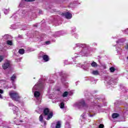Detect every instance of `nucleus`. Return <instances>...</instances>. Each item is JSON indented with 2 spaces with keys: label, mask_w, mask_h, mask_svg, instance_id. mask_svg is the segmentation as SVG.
I'll use <instances>...</instances> for the list:
<instances>
[{
  "label": "nucleus",
  "mask_w": 128,
  "mask_h": 128,
  "mask_svg": "<svg viewBox=\"0 0 128 128\" xmlns=\"http://www.w3.org/2000/svg\"><path fill=\"white\" fill-rule=\"evenodd\" d=\"M91 66H92L93 68H96V66H98V64H96V62H93L92 64H91Z\"/></svg>",
  "instance_id": "nucleus-16"
},
{
  "label": "nucleus",
  "mask_w": 128,
  "mask_h": 128,
  "mask_svg": "<svg viewBox=\"0 0 128 128\" xmlns=\"http://www.w3.org/2000/svg\"><path fill=\"white\" fill-rule=\"evenodd\" d=\"M119 116H120V115L118 114V113H114L112 115V118H118Z\"/></svg>",
  "instance_id": "nucleus-12"
},
{
  "label": "nucleus",
  "mask_w": 128,
  "mask_h": 128,
  "mask_svg": "<svg viewBox=\"0 0 128 128\" xmlns=\"http://www.w3.org/2000/svg\"><path fill=\"white\" fill-rule=\"evenodd\" d=\"M39 14H42V11H40Z\"/></svg>",
  "instance_id": "nucleus-41"
},
{
  "label": "nucleus",
  "mask_w": 128,
  "mask_h": 128,
  "mask_svg": "<svg viewBox=\"0 0 128 128\" xmlns=\"http://www.w3.org/2000/svg\"><path fill=\"white\" fill-rule=\"evenodd\" d=\"M127 59L128 60V56L127 57Z\"/></svg>",
  "instance_id": "nucleus-51"
},
{
  "label": "nucleus",
  "mask_w": 128,
  "mask_h": 128,
  "mask_svg": "<svg viewBox=\"0 0 128 128\" xmlns=\"http://www.w3.org/2000/svg\"><path fill=\"white\" fill-rule=\"evenodd\" d=\"M44 116H48V118H46L47 120H50L52 118V116H54V113L52 112H50V109L48 108L44 110Z\"/></svg>",
  "instance_id": "nucleus-4"
},
{
  "label": "nucleus",
  "mask_w": 128,
  "mask_h": 128,
  "mask_svg": "<svg viewBox=\"0 0 128 128\" xmlns=\"http://www.w3.org/2000/svg\"><path fill=\"white\" fill-rule=\"evenodd\" d=\"M60 32H56L54 34V36L55 38H56V36H60Z\"/></svg>",
  "instance_id": "nucleus-20"
},
{
  "label": "nucleus",
  "mask_w": 128,
  "mask_h": 128,
  "mask_svg": "<svg viewBox=\"0 0 128 128\" xmlns=\"http://www.w3.org/2000/svg\"><path fill=\"white\" fill-rule=\"evenodd\" d=\"M127 48H128V45L127 46Z\"/></svg>",
  "instance_id": "nucleus-47"
},
{
  "label": "nucleus",
  "mask_w": 128,
  "mask_h": 128,
  "mask_svg": "<svg viewBox=\"0 0 128 128\" xmlns=\"http://www.w3.org/2000/svg\"><path fill=\"white\" fill-rule=\"evenodd\" d=\"M3 12H4V14H8L10 12V9L4 8L3 10Z\"/></svg>",
  "instance_id": "nucleus-15"
},
{
  "label": "nucleus",
  "mask_w": 128,
  "mask_h": 128,
  "mask_svg": "<svg viewBox=\"0 0 128 128\" xmlns=\"http://www.w3.org/2000/svg\"><path fill=\"white\" fill-rule=\"evenodd\" d=\"M116 102H115L114 104H116Z\"/></svg>",
  "instance_id": "nucleus-49"
},
{
  "label": "nucleus",
  "mask_w": 128,
  "mask_h": 128,
  "mask_svg": "<svg viewBox=\"0 0 128 128\" xmlns=\"http://www.w3.org/2000/svg\"><path fill=\"white\" fill-rule=\"evenodd\" d=\"M9 106H12V110H13L14 114H18V107L16 106H14L12 104V103H9Z\"/></svg>",
  "instance_id": "nucleus-7"
},
{
  "label": "nucleus",
  "mask_w": 128,
  "mask_h": 128,
  "mask_svg": "<svg viewBox=\"0 0 128 128\" xmlns=\"http://www.w3.org/2000/svg\"><path fill=\"white\" fill-rule=\"evenodd\" d=\"M114 70H116V69L112 67L110 68V71L111 72H114Z\"/></svg>",
  "instance_id": "nucleus-25"
},
{
  "label": "nucleus",
  "mask_w": 128,
  "mask_h": 128,
  "mask_svg": "<svg viewBox=\"0 0 128 128\" xmlns=\"http://www.w3.org/2000/svg\"><path fill=\"white\" fill-rule=\"evenodd\" d=\"M42 58L44 62H48L49 58L48 56V55H44L42 56Z\"/></svg>",
  "instance_id": "nucleus-10"
},
{
  "label": "nucleus",
  "mask_w": 128,
  "mask_h": 128,
  "mask_svg": "<svg viewBox=\"0 0 128 128\" xmlns=\"http://www.w3.org/2000/svg\"><path fill=\"white\" fill-rule=\"evenodd\" d=\"M93 45H94V46H96V43H94V44H93Z\"/></svg>",
  "instance_id": "nucleus-39"
},
{
  "label": "nucleus",
  "mask_w": 128,
  "mask_h": 128,
  "mask_svg": "<svg viewBox=\"0 0 128 128\" xmlns=\"http://www.w3.org/2000/svg\"><path fill=\"white\" fill-rule=\"evenodd\" d=\"M104 126L102 124H100L99 125V128H104Z\"/></svg>",
  "instance_id": "nucleus-27"
},
{
  "label": "nucleus",
  "mask_w": 128,
  "mask_h": 128,
  "mask_svg": "<svg viewBox=\"0 0 128 128\" xmlns=\"http://www.w3.org/2000/svg\"><path fill=\"white\" fill-rule=\"evenodd\" d=\"M68 92H64L63 94H62V96L63 98H66V96H68Z\"/></svg>",
  "instance_id": "nucleus-22"
},
{
  "label": "nucleus",
  "mask_w": 128,
  "mask_h": 128,
  "mask_svg": "<svg viewBox=\"0 0 128 128\" xmlns=\"http://www.w3.org/2000/svg\"><path fill=\"white\" fill-rule=\"evenodd\" d=\"M4 36H6V35Z\"/></svg>",
  "instance_id": "nucleus-50"
},
{
  "label": "nucleus",
  "mask_w": 128,
  "mask_h": 128,
  "mask_svg": "<svg viewBox=\"0 0 128 128\" xmlns=\"http://www.w3.org/2000/svg\"><path fill=\"white\" fill-rule=\"evenodd\" d=\"M20 122H22V120H19Z\"/></svg>",
  "instance_id": "nucleus-40"
},
{
  "label": "nucleus",
  "mask_w": 128,
  "mask_h": 128,
  "mask_svg": "<svg viewBox=\"0 0 128 128\" xmlns=\"http://www.w3.org/2000/svg\"><path fill=\"white\" fill-rule=\"evenodd\" d=\"M19 6H22V4H20Z\"/></svg>",
  "instance_id": "nucleus-42"
},
{
  "label": "nucleus",
  "mask_w": 128,
  "mask_h": 128,
  "mask_svg": "<svg viewBox=\"0 0 128 128\" xmlns=\"http://www.w3.org/2000/svg\"><path fill=\"white\" fill-rule=\"evenodd\" d=\"M74 36H76V38L78 36V34H73Z\"/></svg>",
  "instance_id": "nucleus-36"
},
{
  "label": "nucleus",
  "mask_w": 128,
  "mask_h": 128,
  "mask_svg": "<svg viewBox=\"0 0 128 128\" xmlns=\"http://www.w3.org/2000/svg\"><path fill=\"white\" fill-rule=\"evenodd\" d=\"M49 83H50V84H54V80H50V81H49Z\"/></svg>",
  "instance_id": "nucleus-32"
},
{
  "label": "nucleus",
  "mask_w": 128,
  "mask_h": 128,
  "mask_svg": "<svg viewBox=\"0 0 128 128\" xmlns=\"http://www.w3.org/2000/svg\"><path fill=\"white\" fill-rule=\"evenodd\" d=\"M83 70H86L88 68V65H82L80 66Z\"/></svg>",
  "instance_id": "nucleus-14"
},
{
  "label": "nucleus",
  "mask_w": 128,
  "mask_h": 128,
  "mask_svg": "<svg viewBox=\"0 0 128 128\" xmlns=\"http://www.w3.org/2000/svg\"><path fill=\"white\" fill-rule=\"evenodd\" d=\"M75 58H76V56H75Z\"/></svg>",
  "instance_id": "nucleus-52"
},
{
  "label": "nucleus",
  "mask_w": 128,
  "mask_h": 128,
  "mask_svg": "<svg viewBox=\"0 0 128 128\" xmlns=\"http://www.w3.org/2000/svg\"><path fill=\"white\" fill-rule=\"evenodd\" d=\"M18 52L19 54H24V49H20L18 50Z\"/></svg>",
  "instance_id": "nucleus-18"
},
{
  "label": "nucleus",
  "mask_w": 128,
  "mask_h": 128,
  "mask_svg": "<svg viewBox=\"0 0 128 128\" xmlns=\"http://www.w3.org/2000/svg\"><path fill=\"white\" fill-rule=\"evenodd\" d=\"M60 128V122L58 121L56 123V128Z\"/></svg>",
  "instance_id": "nucleus-17"
},
{
  "label": "nucleus",
  "mask_w": 128,
  "mask_h": 128,
  "mask_svg": "<svg viewBox=\"0 0 128 128\" xmlns=\"http://www.w3.org/2000/svg\"><path fill=\"white\" fill-rule=\"evenodd\" d=\"M74 106L78 108H82L86 106V103L84 102V100H82L79 102L75 104H74Z\"/></svg>",
  "instance_id": "nucleus-5"
},
{
  "label": "nucleus",
  "mask_w": 128,
  "mask_h": 128,
  "mask_svg": "<svg viewBox=\"0 0 128 128\" xmlns=\"http://www.w3.org/2000/svg\"><path fill=\"white\" fill-rule=\"evenodd\" d=\"M68 126H70V124L68 123L66 124L65 125V128H68Z\"/></svg>",
  "instance_id": "nucleus-30"
},
{
  "label": "nucleus",
  "mask_w": 128,
  "mask_h": 128,
  "mask_svg": "<svg viewBox=\"0 0 128 128\" xmlns=\"http://www.w3.org/2000/svg\"><path fill=\"white\" fill-rule=\"evenodd\" d=\"M0 98H2V96L0 94Z\"/></svg>",
  "instance_id": "nucleus-38"
},
{
  "label": "nucleus",
  "mask_w": 128,
  "mask_h": 128,
  "mask_svg": "<svg viewBox=\"0 0 128 128\" xmlns=\"http://www.w3.org/2000/svg\"><path fill=\"white\" fill-rule=\"evenodd\" d=\"M9 96L14 100H16V102H20V96L18 93L14 91H10L9 92Z\"/></svg>",
  "instance_id": "nucleus-3"
},
{
  "label": "nucleus",
  "mask_w": 128,
  "mask_h": 128,
  "mask_svg": "<svg viewBox=\"0 0 128 128\" xmlns=\"http://www.w3.org/2000/svg\"><path fill=\"white\" fill-rule=\"evenodd\" d=\"M16 75L14 74L12 77H11V80L12 82H14L16 80Z\"/></svg>",
  "instance_id": "nucleus-19"
},
{
  "label": "nucleus",
  "mask_w": 128,
  "mask_h": 128,
  "mask_svg": "<svg viewBox=\"0 0 128 128\" xmlns=\"http://www.w3.org/2000/svg\"><path fill=\"white\" fill-rule=\"evenodd\" d=\"M63 16H64L65 17L68 19V20H70L72 18V14L67 12L66 13H63L62 14Z\"/></svg>",
  "instance_id": "nucleus-8"
},
{
  "label": "nucleus",
  "mask_w": 128,
  "mask_h": 128,
  "mask_svg": "<svg viewBox=\"0 0 128 128\" xmlns=\"http://www.w3.org/2000/svg\"><path fill=\"white\" fill-rule=\"evenodd\" d=\"M74 50H76V53L75 54L82 56H86L88 52V46L86 44H76V47Z\"/></svg>",
  "instance_id": "nucleus-1"
},
{
  "label": "nucleus",
  "mask_w": 128,
  "mask_h": 128,
  "mask_svg": "<svg viewBox=\"0 0 128 128\" xmlns=\"http://www.w3.org/2000/svg\"><path fill=\"white\" fill-rule=\"evenodd\" d=\"M90 112H92V111H90Z\"/></svg>",
  "instance_id": "nucleus-44"
},
{
  "label": "nucleus",
  "mask_w": 128,
  "mask_h": 128,
  "mask_svg": "<svg viewBox=\"0 0 128 128\" xmlns=\"http://www.w3.org/2000/svg\"><path fill=\"white\" fill-rule=\"evenodd\" d=\"M0 94H4V90H2L0 89Z\"/></svg>",
  "instance_id": "nucleus-35"
},
{
  "label": "nucleus",
  "mask_w": 128,
  "mask_h": 128,
  "mask_svg": "<svg viewBox=\"0 0 128 128\" xmlns=\"http://www.w3.org/2000/svg\"><path fill=\"white\" fill-rule=\"evenodd\" d=\"M124 116H126V112H124Z\"/></svg>",
  "instance_id": "nucleus-43"
},
{
  "label": "nucleus",
  "mask_w": 128,
  "mask_h": 128,
  "mask_svg": "<svg viewBox=\"0 0 128 128\" xmlns=\"http://www.w3.org/2000/svg\"><path fill=\"white\" fill-rule=\"evenodd\" d=\"M2 66L4 70H6L10 66V62H6Z\"/></svg>",
  "instance_id": "nucleus-9"
},
{
  "label": "nucleus",
  "mask_w": 128,
  "mask_h": 128,
  "mask_svg": "<svg viewBox=\"0 0 128 128\" xmlns=\"http://www.w3.org/2000/svg\"><path fill=\"white\" fill-rule=\"evenodd\" d=\"M46 44H50V41H47V42H46Z\"/></svg>",
  "instance_id": "nucleus-34"
},
{
  "label": "nucleus",
  "mask_w": 128,
  "mask_h": 128,
  "mask_svg": "<svg viewBox=\"0 0 128 128\" xmlns=\"http://www.w3.org/2000/svg\"><path fill=\"white\" fill-rule=\"evenodd\" d=\"M18 124V126H20V124Z\"/></svg>",
  "instance_id": "nucleus-46"
},
{
  "label": "nucleus",
  "mask_w": 128,
  "mask_h": 128,
  "mask_svg": "<svg viewBox=\"0 0 128 128\" xmlns=\"http://www.w3.org/2000/svg\"><path fill=\"white\" fill-rule=\"evenodd\" d=\"M4 60V56H0V62Z\"/></svg>",
  "instance_id": "nucleus-29"
},
{
  "label": "nucleus",
  "mask_w": 128,
  "mask_h": 128,
  "mask_svg": "<svg viewBox=\"0 0 128 128\" xmlns=\"http://www.w3.org/2000/svg\"><path fill=\"white\" fill-rule=\"evenodd\" d=\"M25 2H34V0H25Z\"/></svg>",
  "instance_id": "nucleus-31"
},
{
  "label": "nucleus",
  "mask_w": 128,
  "mask_h": 128,
  "mask_svg": "<svg viewBox=\"0 0 128 128\" xmlns=\"http://www.w3.org/2000/svg\"><path fill=\"white\" fill-rule=\"evenodd\" d=\"M81 117L82 118H86V114L85 113H84L83 114H82L81 115Z\"/></svg>",
  "instance_id": "nucleus-26"
},
{
  "label": "nucleus",
  "mask_w": 128,
  "mask_h": 128,
  "mask_svg": "<svg viewBox=\"0 0 128 128\" xmlns=\"http://www.w3.org/2000/svg\"><path fill=\"white\" fill-rule=\"evenodd\" d=\"M40 86H42V83L40 82H38V84H36L32 88V92H34V96L36 98H38L40 96V92L38 90L40 88Z\"/></svg>",
  "instance_id": "nucleus-2"
},
{
  "label": "nucleus",
  "mask_w": 128,
  "mask_h": 128,
  "mask_svg": "<svg viewBox=\"0 0 128 128\" xmlns=\"http://www.w3.org/2000/svg\"><path fill=\"white\" fill-rule=\"evenodd\" d=\"M60 108H64V102H61V104H60Z\"/></svg>",
  "instance_id": "nucleus-23"
},
{
  "label": "nucleus",
  "mask_w": 128,
  "mask_h": 128,
  "mask_svg": "<svg viewBox=\"0 0 128 128\" xmlns=\"http://www.w3.org/2000/svg\"><path fill=\"white\" fill-rule=\"evenodd\" d=\"M39 120L41 122H42V120H44V118L42 117V115H40L39 117Z\"/></svg>",
  "instance_id": "nucleus-24"
},
{
  "label": "nucleus",
  "mask_w": 128,
  "mask_h": 128,
  "mask_svg": "<svg viewBox=\"0 0 128 128\" xmlns=\"http://www.w3.org/2000/svg\"><path fill=\"white\" fill-rule=\"evenodd\" d=\"M116 83V78H108V80L107 81L108 86H114Z\"/></svg>",
  "instance_id": "nucleus-6"
},
{
  "label": "nucleus",
  "mask_w": 128,
  "mask_h": 128,
  "mask_svg": "<svg viewBox=\"0 0 128 128\" xmlns=\"http://www.w3.org/2000/svg\"><path fill=\"white\" fill-rule=\"evenodd\" d=\"M22 2H24V1H22V2H21V4H22Z\"/></svg>",
  "instance_id": "nucleus-45"
},
{
  "label": "nucleus",
  "mask_w": 128,
  "mask_h": 128,
  "mask_svg": "<svg viewBox=\"0 0 128 128\" xmlns=\"http://www.w3.org/2000/svg\"><path fill=\"white\" fill-rule=\"evenodd\" d=\"M124 40L122 41V40H119L118 41L116 42L117 44H118L119 42H124Z\"/></svg>",
  "instance_id": "nucleus-28"
},
{
  "label": "nucleus",
  "mask_w": 128,
  "mask_h": 128,
  "mask_svg": "<svg viewBox=\"0 0 128 128\" xmlns=\"http://www.w3.org/2000/svg\"><path fill=\"white\" fill-rule=\"evenodd\" d=\"M44 124H46V122H44Z\"/></svg>",
  "instance_id": "nucleus-48"
},
{
  "label": "nucleus",
  "mask_w": 128,
  "mask_h": 128,
  "mask_svg": "<svg viewBox=\"0 0 128 128\" xmlns=\"http://www.w3.org/2000/svg\"><path fill=\"white\" fill-rule=\"evenodd\" d=\"M88 116H90V117H92V116H94V115L93 114H88Z\"/></svg>",
  "instance_id": "nucleus-37"
},
{
  "label": "nucleus",
  "mask_w": 128,
  "mask_h": 128,
  "mask_svg": "<svg viewBox=\"0 0 128 128\" xmlns=\"http://www.w3.org/2000/svg\"><path fill=\"white\" fill-rule=\"evenodd\" d=\"M76 32V28H74L73 29H72V32Z\"/></svg>",
  "instance_id": "nucleus-33"
},
{
  "label": "nucleus",
  "mask_w": 128,
  "mask_h": 128,
  "mask_svg": "<svg viewBox=\"0 0 128 128\" xmlns=\"http://www.w3.org/2000/svg\"><path fill=\"white\" fill-rule=\"evenodd\" d=\"M120 88L124 92H128V90H126V87H124V85L122 84L120 85Z\"/></svg>",
  "instance_id": "nucleus-11"
},
{
  "label": "nucleus",
  "mask_w": 128,
  "mask_h": 128,
  "mask_svg": "<svg viewBox=\"0 0 128 128\" xmlns=\"http://www.w3.org/2000/svg\"><path fill=\"white\" fill-rule=\"evenodd\" d=\"M7 44H8L9 46H12V40H8Z\"/></svg>",
  "instance_id": "nucleus-21"
},
{
  "label": "nucleus",
  "mask_w": 128,
  "mask_h": 128,
  "mask_svg": "<svg viewBox=\"0 0 128 128\" xmlns=\"http://www.w3.org/2000/svg\"><path fill=\"white\" fill-rule=\"evenodd\" d=\"M92 74H94V76H98V75L100 74V72H98V70H93L92 72Z\"/></svg>",
  "instance_id": "nucleus-13"
}]
</instances>
